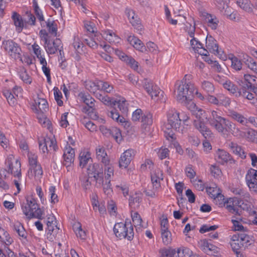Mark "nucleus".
<instances>
[{
  "instance_id": "1",
  "label": "nucleus",
  "mask_w": 257,
  "mask_h": 257,
  "mask_svg": "<svg viewBox=\"0 0 257 257\" xmlns=\"http://www.w3.org/2000/svg\"><path fill=\"white\" fill-rule=\"evenodd\" d=\"M191 77L185 75L182 80L176 82L174 94L179 102L185 105L191 103L190 106L194 107L195 105L192 102L193 97L196 96L203 99L204 97L198 92L194 84L190 81Z\"/></svg>"
},
{
  "instance_id": "2",
  "label": "nucleus",
  "mask_w": 257,
  "mask_h": 257,
  "mask_svg": "<svg viewBox=\"0 0 257 257\" xmlns=\"http://www.w3.org/2000/svg\"><path fill=\"white\" fill-rule=\"evenodd\" d=\"M189 118V116L184 113H182L180 117L179 112L175 109H170L167 112V122L163 126L167 140L173 142L175 139L176 133L183 134L184 127L181 124V122L185 123Z\"/></svg>"
},
{
  "instance_id": "3",
  "label": "nucleus",
  "mask_w": 257,
  "mask_h": 257,
  "mask_svg": "<svg viewBox=\"0 0 257 257\" xmlns=\"http://www.w3.org/2000/svg\"><path fill=\"white\" fill-rule=\"evenodd\" d=\"M211 126L224 136L230 133L235 137L242 136L241 132L236 127L235 124L224 117Z\"/></svg>"
},
{
  "instance_id": "4",
  "label": "nucleus",
  "mask_w": 257,
  "mask_h": 257,
  "mask_svg": "<svg viewBox=\"0 0 257 257\" xmlns=\"http://www.w3.org/2000/svg\"><path fill=\"white\" fill-rule=\"evenodd\" d=\"M205 113V112L202 109L195 111L193 113L196 117V119L194 120L193 124L202 136L207 139L211 137L212 134L210 129L204 123V118L207 119Z\"/></svg>"
},
{
  "instance_id": "5",
  "label": "nucleus",
  "mask_w": 257,
  "mask_h": 257,
  "mask_svg": "<svg viewBox=\"0 0 257 257\" xmlns=\"http://www.w3.org/2000/svg\"><path fill=\"white\" fill-rule=\"evenodd\" d=\"M24 214L28 218H36L43 219L44 214V210L39 208L36 201L33 199H27V203L22 207Z\"/></svg>"
},
{
  "instance_id": "6",
  "label": "nucleus",
  "mask_w": 257,
  "mask_h": 257,
  "mask_svg": "<svg viewBox=\"0 0 257 257\" xmlns=\"http://www.w3.org/2000/svg\"><path fill=\"white\" fill-rule=\"evenodd\" d=\"M113 231L115 236L120 239L126 238L131 240L134 238V228L130 222L116 223L113 227Z\"/></svg>"
},
{
  "instance_id": "7",
  "label": "nucleus",
  "mask_w": 257,
  "mask_h": 257,
  "mask_svg": "<svg viewBox=\"0 0 257 257\" xmlns=\"http://www.w3.org/2000/svg\"><path fill=\"white\" fill-rule=\"evenodd\" d=\"M79 96L81 100L86 105L83 107L82 111L87 113L92 119H97L98 115L95 108L94 99L89 94L82 93L79 94Z\"/></svg>"
},
{
  "instance_id": "8",
  "label": "nucleus",
  "mask_w": 257,
  "mask_h": 257,
  "mask_svg": "<svg viewBox=\"0 0 257 257\" xmlns=\"http://www.w3.org/2000/svg\"><path fill=\"white\" fill-rule=\"evenodd\" d=\"M151 177L153 189H148L145 192L147 196L153 197L156 195V193L161 187L160 181L163 180V174L160 169L156 168L151 172Z\"/></svg>"
},
{
  "instance_id": "9",
  "label": "nucleus",
  "mask_w": 257,
  "mask_h": 257,
  "mask_svg": "<svg viewBox=\"0 0 257 257\" xmlns=\"http://www.w3.org/2000/svg\"><path fill=\"white\" fill-rule=\"evenodd\" d=\"M28 156L30 166L28 173L29 175L39 179L43 175V171L40 164L38 162V156L31 152L29 153Z\"/></svg>"
},
{
  "instance_id": "10",
  "label": "nucleus",
  "mask_w": 257,
  "mask_h": 257,
  "mask_svg": "<svg viewBox=\"0 0 257 257\" xmlns=\"http://www.w3.org/2000/svg\"><path fill=\"white\" fill-rule=\"evenodd\" d=\"M144 87L152 98L155 101L161 102L165 101L164 92L157 85H154L152 82L146 80Z\"/></svg>"
},
{
  "instance_id": "11",
  "label": "nucleus",
  "mask_w": 257,
  "mask_h": 257,
  "mask_svg": "<svg viewBox=\"0 0 257 257\" xmlns=\"http://www.w3.org/2000/svg\"><path fill=\"white\" fill-rule=\"evenodd\" d=\"M4 49L9 55L15 59L21 58V49L18 45L12 40H6L3 42Z\"/></svg>"
},
{
  "instance_id": "12",
  "label": "nucleus",
  "mask_w": 257,
  "mask_h": 257,
  "mask_svg": "<svg viewBox=\"0 0 257 257\" xmlns=\"http://www.w3.org/2000/svg\"><path fill=\"white\" fill-rule=\"evenodd\" d=\"M89 178H93L96 183L101 184L103 176V169L99 164H94L89 165L87 168Z\"/></svg>"
},
{
  "instance_id": "13",
  "label": "nucleus",
  "mask_w": 257,
  "mask_h": 257,
  "mask_svg": "<svg viewBox=\"0 0 257 257\" xmlns=\"http://www.w3.org/2000/svg\"><path fill=\"white\" fill-rule=\"evenodd\" d=\"M206 47L210 52L220 58L223 59L225 57L223 52L221 49H218V46L216 40L211 36L206 37Z\"/></svg>"
},
{
  "instance_id": "14",
  "label": "nucleus",
  "mask_w": 257,
  "mask_h": 257,
  "mask_svg": "<svg viewBox=\"0 0 257 257\" xmlns=\"http://www.w3.org/2000/svg\"><path fill=\"white\" fill-rule=\"evenodd\" d=\"M240 202L237 198H230L224 202V206L232 214L239 215L242 211Z\"/></svg>"
},
{
  "instance_id": "15",
  "label": "nucleus",
  "mask_w": 257,
  "mask_h": 257,
  "mask_svg": "<svg viewBox=\"0 0 257 257\" xmlns=\"http://www.w3.org/2000/svg\"><path fill=\"white\" fill-rule=\"evenodd\" d=\"M43 40L44 41V47L48 54H54L61 45V42L60 39H56L53 42H51L48 39L47 35L44 36Z\"/></svg>"
},
{
  "instance_id": "16",
  "label": "nucleus",
  "mask_w": 257,
  "mask_h": 257,
  "mask_svg": "<svg viewBox=\"0 0 257 257\" xmlns=\"http://www.w3.org/2000/svg\"><path fill=\"white\" fill-rule=\"evenodd\" d=\"M11 158L8 160L7 163L8 165V172L13 175L15 177L20 179L21 178V164L20 162L18 160H14L13 161L10 160Z\"/></svg>"
},
{
  "instance_id": "17",
  "label": "nucleus",
  "mask_w": 257,
  "mask_h": 257,
  "mask_svg": "<svg viewBox=\"0 0 257 257\" xmlns=\"http://www.w3.org/2000/svg\"><path fill=\"white\" fill-rule=\"evenodd\" d=\"M125 14L127 17L130 23L133 27L138 31L142 29V26L138 16L135 13V12L132 8L127 7L125 10Z\"/></svg>"
},
{
  "instance_id": "18",
  "label": "nucleus",
  "mask_w": 257,
  "mask_h": 257,
  "mask_svg": "<svg viewBox=\"0 0 257 257\" xmlns=\"http://www.w3.org/2000/svg\"><path fill=\"white\" fill-rule=\"evenodd\" d=\"M135 155V152L133 149H128L124 151L121 155L119 166L120 168H126L130 164Z\"/></svg>"
},
{
  "instance_id": "19",
  "label": "nucleus",
  "mask_w": 257,
  "mask_h": 257,
  "mask_svg": "<svg viewBox=\"0 0 257 257\" xmlns=\"http://www.w3.org/2000/svg\"><path fill=\"white\" fill-rule=\"evenodd\" d=\"M96 158L105 166L108 165L109 163V159L103 146H98L95 149Z\"/></svg>"
},
{
  "instance_id": "20",
  "label": "nucleus",
  "mask_w": 257,
  "mask_h": 257,
  "mask_svg": "<svg viewBox=\"0 0 257 257\" xmlns=\"http://www.w3.org/2000/svg\"><path fill=\"white\" fill-rule=\"evenodd\" d=\"M127 40L128 43L136 50L142 52H145L147 51L146 47L144 45V43L135 36L130 35L128 36Z\"/></svg>"
},
{
  "instance_id": "21",
  "label": "nucleus",
  "mask_w": 257,
  "mask_h": 257,
  "mask_svg": "<svg viewBox=\"0 0 257 257\" xmlns=\"http://www.w3.org/2000/svg\"><path fill=\"white\" fill-rule=\"evenodd\" d=\"M202 17L207 23L208 27H210L212 30H216L217 29L219 20L216 16L204 12L202 14Z\"/></svg>"
},
{
  "instance_id": "22",
  "label": "nucleus",
  "mask_w": 257,
  "mask_h": 257,
  "mask_svg": "<svg viewBox=\"0 0 257 257\" xmlns=\"http://www.w3.org/2000/svg\"><path fill=\"white\" fill-rule=\"evenodd\" d=\"M56 219L52 214L48 215L46 219V224L48 232L50 234L57 232L59 228L56 225Z\"/></svg>"
},
{
  "instance_id": "23",
  "label": "nucleus",
  "mask_w": 257,
  "mask_h": 257,
  "mask_svg": "<svg viewBox=\"0 0 257 257\" xmlns=\"http://www.w3.org/2000/svg\"><path fill=\"white\" fill-rule=\"evenodd\" d=\"M141 122H142V128L143 133H145L149 131V126L153 123V115L150 112H147L142 116Z\"/></svg>"
},
{
  "instance_id": "24",
  "label": "nucleus",
  "mask_w": 257,
  "mask_h": 257,
  "mask_svg": "<svg viewBox=\"0 0 257 257\" xmlns=\"http://www.w3.org/2000/svg\"><path fill=\"white\" fill-rule=\"evenodd\" d=\"M242 60L245 66L257 75V62L247 55H243Z\"/></svg>"
},
{
  "instance_id": "25",
  "label": "nucleus",
  "mask_w": 257,
  "mask_h": 257,
  "mask_svg": "<svg viewBox=\"0 0 257 257\" xmlns=\"http://www.w3.org/2000/svg\"><path fill=\"white\" fill-rule=\"evenodd\" d=\"M215 159L218 163L224 164L231 159L230 155L224 150L218 149L216 152Z\"/></svg>"
},
{
  "instance_id": "26",
  "label": "nucleus",
  "mask_w": 257,
  "mask_h": 257,
  "mask_svg": "<svg viewBox=\"0 0 257 257\" xmlns=\"http://www.w3.org/2000/svg\"><path fill=\"white\" fill-rule=\"evenodd\" d=\"M74 157V150L70 147H66L64 150L63 154L65 165L69 166L72 163H73Z\"/></svg>"
},
{
  "instance_id": "27",
  "label": "nucleus",
  "mask_w": 257,
  "mask_h": 257,
  "mask_svg": "<svg viewBox=\"0 0 257 257\" xmlns=\"http://www.w3.org/2000/svg\"><path fill=\"white\" fill-rule=\"evenodd\" d=\"M143 195L140 192H136L131 196L129 199V205L134 209L138 208L140 206V203L142 201Z\"/></svg>"
},
{
  "instance_id": "28",
  "label": "nucleus",
  "mask_w": 257,
  "mask_h": 257,
  "mask_svg": "<svg viewBox=\"0 0 257 257\" xmlns=\"http://www.w3.org/2000/svg\"><path fill=\"white\" fill-rule=\"evenodd\" d=\"M110 182L111 181L104 180V178L103 177L102 179V183L100 184L96 183L95 185L97 187H102L103 193L109 197L111 196L113 194V190Z\"/></svg>"
},
{
  "instance_id": "29",
  "label": "nucleus",
  "mask_w": 257,
  "mask_h": 257,
  "mask_svg": "<svg viewBox=\"0 0 257 257\" xmlns=\"http://www.w3.org/2000/svg\"><path fill=\"white\" fill-rule=\"evenodd\" d=\"M37 108L43 112H47L48 110V104L45 99L37 97L35 99V104L33 108Z\"/></svg>"
},
{
  "instance_id": "30",
  "label": "nucleus",
  "mask_w": 257,
  "mask_h": 257,
  "mask_svg": "<svg viewBox=\"0 0 257 257\" xmlns=\"http://www.w3.org/2000/svg\"><path fill=\"white\" fill-rule=\"evenodd\" d=\"M102 36L110 44L118 43L120 40V38L116 35L114 32L110 30L104 31Z\"/></svg>"
},
{
  "instance_id": "31",
  "label": "nucleus",
  "mask_w": 257,
  "mask_h": 257,
  "mask_svg": "<svg viewBox=\"0 0 257 257\" xmlns=\"http://www.w3.org/2000/svg\"><path fill=\"white\" fill-rule=\"evenodd\" d=\"M12 19L16 26V31L20 33L24 27V23L21 16L16 12H14L12 15Z\"/></svg>"
},
{
  "instance_id": "32",
  "label": "nucleus",
  "mask_w": 257,
  "mask_h": 257,
  "mask_svg": "<svg viewBox=\"0 0 257 257\" xmlns=\"http://www.w3.org/2000/svg\"><path fill=\"white\" fill-rule=\"evenodd\" d=\"M229 148L235 155L239 156L241 158H245L246 156L244 154L243 150L236 143L234 142H230L228 144Z\"/></svg>"
},
{
  "instance_id": "33",
  "label": "nucleus",
  "mask_w": 257,
  "mask_h": 257,
  "mask_svg": "<svg viewBox=\"0 0 257 257\" xmlns=\"http://www.w3.org/2000/svg\"><path fill=\"white\" fill-rule=\"evenodd\" d=\"M96 98L99 99L104 104L107 106H113L115 105L114 99L106 95H103L100 93H97L95 95Z\"/></svg>"
},
{
  "instance_id": "34",
  "label": "nucleus",
  "mask_w": 257,
  "mask_h": 257,
  "mask_svg": "<svg viewBox=\"0 0 257 257\" xmlns=\"http://www.w3.org/2000/svg\"><path fill=\"white\" fill-rule=\"evenodd\" d=\"M239 243L242 247H247L251 243L252 238L244 231L239 233Z\"/></svg>"
},
{
  "instance_id": "35",
  "label": "nucleus",
  "mask_w": 257,
  "mask_h": 257,
  "mask_svg": "<svg viewBox=\"0 0 257 257\" xmlns=\"http://www.w3.org/2000/svg\"><path fill=\"white\" fill-rule=\"evenodd\" d=\"M13 228L14 230L18 234L20 237H21L24 239H26L27 233L21 223L19 221L14 222Z\"/></svg>"
},
{
  "instance_id": "36",
  "label": "nucleus",
  "mask_w": 257,
  "mask_h": 257,
  "mask_svg": "<svg viewBox=\"0 0 257 257\" xmlns=\"http://www.w3.org/2000/svg\"><path fill=\"white\" fill-rule=\"evenodd\" d=\"M97 89H101L106 93H111L113 91V86L107 82L99 81L97 83Z\"/></svg>"
},
{
  "instance_id": "37",
  "label": "nucleus",
  "mask_w": 257,
  "mask_h": 257,
  "mask_svg": "<svg viewBox=\"0 0 257 257\" xmlns=\"http://www.w3.org/2000/svg\"><path fill=\"white\" fill-rule=\"evenodd\" d=\"M73 230L75 231L77 236L81 239H85L86 238V232L82 228L81 224L80 222H75L73 226Z\"/></svg>"
},
{
  "instance_id": "38",
  "label": "nucleus",
  "mask_w": 257,
  "mask_h": 257,
  "mask_svg": "<svg viewBox=\"0 0 257 257\" xmlns=\"http://www.w3.org/2000/svg\"><path fill=\"white\" fill-rule=\"evenodd\" d=\"M115 105H117L119 110L122 113H126L128 111V103L125 98L122 97L116 100H114Z\"/></svg>"
},
{
  "instance_id": "39",
  "label": "nucleus",
  "mask_w": 257,
  "mask_h": 257,
  "mask_svg": "<svg viewBox=\"0 0 257 257\" xmlns=\"http://www.w3.org/2000/svg\"><path fill=\"white\" fill-rule=\"evenodd\" d=\"M229 116L234 120H236L238 122L241 123L243 125H247V118H245L242 114L235 112L232 111L230 112Z\"/></svg>"
},
{
  "instance_id": "40",
  "label": "nucleus",
  "mask_w": 257,
  "mask_h": 257,
  "mask_svg": "<svg viewBox=\"0 0 257 257\" xmlns=\"http://www.w3.org/2000/svg\"><path fill=\"white\" fill-rule=\"evenodd\" d=\"M223 117L220 115V112L215 110L211 112V115L209 118L206 119L211 126H212L216 122L221 119Z\"/></svg>"
},
{
  "instance_id": "41",
  "label": "nucleus",
  "mask_w": 257,
  "mask_h": 257,
  "mask_svg": "<svg viewBox=\"0 0 257 257\" xmlns=\"http://www.w3.org/2000/svg\"><path fill=\"white\" fill-rule=\"evenodd\" d=\"M229 59L231 61V67L232 69L236 71L241 70L242 63L241 60L234 56L229 57Z\"/></svg>"
},
{
  "instance_id": "42",
  "label": "nucleus",
  "mask_w": 257,
  "mask_h": 257,
  "mask_svg": "<svg viewBox=\"0 0 257 257\" xmlns=\"http://www.w3.org/2000/svg\"><path fill=\"white\" fill-rule=\"evenodd\" d=\"M206 187V192L212 197L216 198H221L219 189L215 186Z\"/></svg>"
},
{
  "instance_id": "43",
  "label": "nucleus",
  "mask_w": 257,
  "mask_h": 257,
  "mask_svg": "<svg viewBox=\"0 0 257 257\" xmlns=\"http://www.w3.org/2000/svg\"><path fill=\"white\" fill-rule=\"evenodd\" d=\"M238 96H241L243 98H245L248 100H253L251 102L252 104L255 103V99H254L253 94L246 90L245 87L241 88L238 92ZM255 100H256L255 99Z\"/></svg>"
},
{
  "instance_id": "44",
  "label": "nucleus",
  "mask_w": 257,
  "mask_h": 257,
  "mask_svg": "<svg viewBox=\"0 0 257 257\" xmlns=\"http://www.w3.org/2000/svg\"><path fill=\"white\" fill-rule=\"evenodd\" d=\"M246 183L257 182V171L251 169L249 170L245 177Z\"/></svg>"
},
{
  "instance_id": "45",
  "label": "nucleus",
  "mask_w": 257,
  "mask_h": 257,
  "mask_svg": "<svg viewBox=\"0 0 257 257\" xmlns=\"http://www.w3.org/2000/svg\"><path fill=\"white\" fill-rule=\"evenodd\" d=\"M109 133L116 142L120 143L121 141L122 138L120 130L119 128L115 127H112Z\"/></svg>"
},
{
  "instance_id": "46",
  "label": "nucleus",
  "mask_w": 257,
  "mask_h": 257,
  "mask_svg": "<svg viewBox=\"0 0 257 257\" xmlns=\"http://www.w3.org/2000/svg\"><path fill=\"white\" fill-rule=\"evenodd\" d=\"M114 175V169L113 167L109 165L105 166L104 168V179L105 181H111V178Z\"/></svg>"
},
{
  "instance_id": "47",
  "label": "nucleus",
  "mask_w": 257,
  "mask_h": 257,
  "mask_svg": "<svg viewBox=\"0 0 257 257\" xmlns=\"http://www.w3.org/2000/svg\"><path fill=\"white\" fill-rule=\"evenodd\" d=\"M161 257H176V249L169 248L162 249L160 250Z\"/></svg>"
},
{
  "instance_id": "48",
  "label": "nucleus",
  "mask_w": 257,
  "mask_h": 257,
  "mask_svg": "<svg viewBox=\"0 0 257 257\" xmlns=\"http://www.w3.org/2000/svg\"><path fill=\"white\" fill-rule=\"evenodd\" d=\"M237 5L242 10L246 12L251 11V4L248 0H237L236 2Z\"/></svg>"
},
{
  "instance_id": "49",
  "label": "nucleus",
  "mask_w": 257,
  "mask_h": 257,
  "mask_svg": "<svg viewBox=\"0 0 257 257\" xmlns=\"http://www.w3.org/2000/svg\"><path fill=\"white\" fill-rule=\"evenodd\" d=\"M161 233L163 243L165 245L170 244L172 240L171 232L168 230L161 231Z\"/></svg>"
},
{
  "instance_id": "50",
  "label": "nucleus",
  "mask_w": 257,
  "mask_h": 257,
  "mask_svg": "<svg viewBox=\"0 0 257 257\" xmlns=\"http://www.w3.org/2000/svg\"><path fill=\"white\" fill-rule=\"evenodd\" d=\"M46 147L48 148L49 152H54L56 150L57 145L56 140L50 138H45Z\"/></svg>"
},
{
  "instance_id": "51",
  "label": "nucleus",
  "mask_w": 257,
  "mask_h": 257,
  "mask_svg": "<svg viewBox=\"0 0 257 257\" xmlns=\"http://www.w3.org/2000/svg\"><path fill=\"white\" fill-rule=\"evenodd\" d=\"M176 252V257H190L191 255L190 254L191 253L190 250L184 247L178 248Z\"/></svg>"
},
{
  "instance_id": "52",
  "label": "nucleus",
  "mask_w": 257,
  "mask_h": 257,
  "mask_svg": "<svg viewBox=\"0 0 257 257\" xmlns=\"http://www.w3.org/2000/svg\"><path fill=\"white\" fill-rule=\"evenodd\" d=\"M221 83L223 85V87L232 93L236 92L237 88L233 83L229 80H226L225 81H221Z\"/></svg>"
},
{
  "instance_id": "53",
  "label": "nucleus",
  "mask_w": 257,
  "mask_h": 257,
  "mask_svg": "<svg viewBox=\"0 0 257 257\" xmlns=\"http://www.w3.org/2000/svg\"><path fill=\"white\" fill-rule=\"evenodd\" d=\"M132 220L135 226L143 227L142 224V219L140 215L137 212H132L131 214Z\"/></svg>"
},
{
  "instance_id": "54",
  "label": "nucleus",
  "mask_w": 257,
  "mask_h": 257,
  "mask_svg": "<svg viewBox=\"0 0 257 257\" xmlns=\"http://www.w3.org/2000/svg\"><path fill=\"white\" fill-rule=\"evenodd\" d=\"M190 40V45L191 48L195 52L198 51L200 49H202L203 45L195 37H191Z\"/></svg>"
},
{
  "instance_id": "55",
  "label": "nucleus",
  "mask_w": 257,
  "mask_h": 257,
  "mask_svg": "<svg viewBox=\"0 0 257 257\" xmlns=\"http://www.w3.org/2000/svg\"><path fill=\"white\" fill-rule=\"evenodd\" d=\"M47 27L48 28L49 33L54 36H56L57 34V25L53 21L48 20L46 22Z\"/></svg>"
},
{
  "instance_id": "56",
  "label": "nucleus",
  "mask_w": 257,
  "mask_h": 257,
  "mask_svg": "<svg viewBox=\"0 0 257 257\" xmlns=\"http://www.w3.org/2000/svg\"><path fill=\"white\" fill-rule=\"evenodd\" d=\"M33 6L34 8L35 15H36L38 20L40 22L44 21V18L42 12L39 8V6L36 0H34L33 1Z\"/></svg>"
},
{
  "instance_id": "57",
  "label": "nucleus",
  "mask_w": 257,
  "mask_h": 257,
  "mask_svg": "<svg viewBox=\"0 0 257 257\" xmlns=\"http://www.w3.org/2000/svg\"><path fill=\"white\" fill-rule=\"evenodd\" d=\"M218 105H222L225 106L229 105L230 99L229 98L224 96L223 94L218 95Z\"/></svg>"
},
{
  "instance_id": "58",
  "label": "nucleus",
  "mask_w": 257,
  "mask_h": 257,
  "mask_svg": "<svg viewBox=\"0 0 257 257\" xmlns=\"http://www.w3.org/2000/svg\"><path fill=\"white\" fill-rule=\"evenodd\" d=\"M195 29L194 24L192 25L189 23H187L185 25V31L187 33L190 38L194 37L195 36Z\"/></svg>"
},
{
  "instance_id": "59",
  "label": "nucleus",
  "mask_w": 257,
  "mask_h": 257,
  "mask_svg": "<svg viewBox=\"0 0 257 257\" xmlns=\"http://www.w3.org/2000/svg\"><path fill=\"white\" fill-rule=\"evenodd\" d=\"M80 166L81 167H84L86 164L88 163V162L91 161V158L89 154H85L84 153H83L80 156Z\"/></svg>"
},
{
  "instance_id": "60",
  "label": "nucleus",
  "mask_w": 257,
  "mask_h": 257,
  "mask_svg": "<svg viewBox=\"0 0 257 257\" xmlns=\"http://www.w3.org/2000/svg\"><path fill=\"white\" fill-rule=\"evenodd\" d=\"M202 88L208 93H212L214 90L213 85L211 82L207 81H204L202 82Z\"/></svg>"
},
{
  "instance_id": "61",
  "label": "nucleus",
  "mask_w": 257,
  "mask_h": 257,
  "mask_svg": "<svg viewBox=\"0 0 257 257\" xmlns=\"http://www.w3.org/2000/svg\"><path fill=\"white\" fill-rule=\"evenodd\" d=\"M210 173L215 178H218L221 176L222 172L219 168L215 165H212L210 167Z\"/></svg>"
},
{
  "instance_id": "62",
  "label": "nucleus",
  "mask_w": 257,
  "mask_h": 257,
  "mask_svg": "<svg viewBox=\"0 0 257 257\" xmlns=\"http://www.w3.org/2000/svg\"><path fill=\"white\" fill-rule=\"evenodd\" d=\"M20 76L21 79L26 83L30 84L32 82V79L27 73L26 70L22 69L20 72Z\"/></svg>"
},
{
  "instance_id": "63",
  "label": "nucleus",
  "mask_w": 257,
  "mask_h": 257,
  "mask_svg": "<svg viewBox=\"0 0 257 257\" xmlns=\"http://www.w3.org/2000/svg\"><path fill=\"white\" fill-rule=\"evenodd\" d=\"M54 94L55 96V98L56 101L57 102V104L59 106H61L63 104V101L61 100V98H62V94L60 91L59 89L57 87L54 88Z\"/></svg>"
},
{
  "instance_id": "64",
  "label": "nucleus",
  "mask_w": 257,
  "mask_h": 257,
  "mask_svg": "<svg viewBox=\"0 0 257 257\" xmlns=\"http://www.w3.org/2000/svg\"><path fill=\"white\" fill-rule=\"evenodd\" d=\"M55 187L51 186L49 189V195L51 196V202L55 203L58 201L57 195L55 194Z\"/></svg>"
}]
</instances>
